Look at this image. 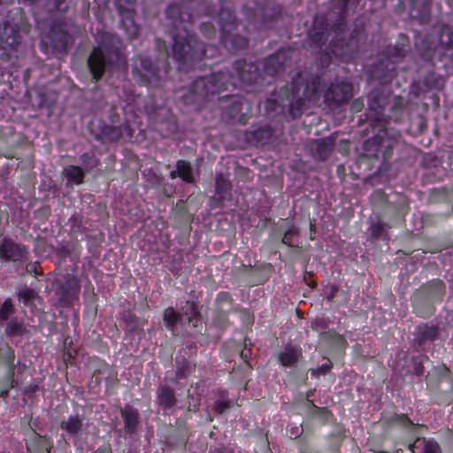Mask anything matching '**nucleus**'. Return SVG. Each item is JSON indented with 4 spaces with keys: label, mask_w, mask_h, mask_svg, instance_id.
Wrapping results in <instances>:
<instances>
[{
    "label": "nucleus",
    "mask_w": 453,
    "mask_h": 453,
    "mask_svg": "<svg viewBox=\"0 0 453 453\" xmlns=\"http://www.w3.org/2000/svg\"><path fill=\"white\" fill-rule=\"evenodd\" d=\"M233 73L228 68L203 76L196 77L188 89L183 91L180 98L185 104H201L211 101L217 95L235 88L237 82L253 84L260 81L259 66L256 63L246 60H236L233 65Z\"/></svg>",
    "instance_id": "f257e3e1"
},
{
    "label": "nucleus",
    "mask_w": 453,
    "mask_h": 453,
    "mask_svg": "<svg viewBox=\"0 0 453 453\" xmlns=\"http://www.w3.org/2000/svg\"><path fill=\"white\" fill-rule=\"evenodd\" d=\"M167 25L173 27L171 54L178 68L188 72L205 56V44L191 31V14L176 4L166 9Z\"/></svg>",
    "instance_id": "f03ea898"
},
{
    "label": "nucleus",
    "mask_w": 453,
    "mask_h": 453,
    "mask_svg": "<svg viewBox=\"0 0 453 453\" xmlns=\"http://www.w3.org/2000/svg\"><path fill=\"white\" fill-rule=\"evenodd\" d=\"M318 83L314 79L306 80L302 73L293 77L290 85L280 87L273 91L263 103L268 118L288 116L291 119L300 118L305 109L306 100H315L318 96Z\"/></svg>",
    "instance_id": "7ed1b4c3"
},
{
    "label": "nucleus",
    "mask_w": 453,
    "mask_h": 453,
    "mask_svg": "<svg viewBox=\"0 0 453 453\" xmlns=\"http://www.w3.org/2000/svg\"><path fill=\"white\" fill-rule=\"evenodd\" d=\"M415 48L425 62L442 63L445 68L453 66V31L448 25H440L433 33L415 35Z\"/></svg>",
    "instance_id": "20e7f679"
},
{
    "label": "nucleus",
    "mask_w": 453,
    "mask_h": 453,
    "mask_svg": "<svg viewBox=\"0 0 453 453\" xmlns=\"http://www.w3.org/2000/svg\"><path fill=\"white\" fill-rule=\"evenodd\" d=\"M96 41L97 45L90 51L87 65L92 80L96 82L120 60L121 41L118 35L108 32L98 34Z\"/></svg>",
    "instance_id": "39448f33"
},
{
    "label": "nucleus",
    "mask_w": 453,
    "mask_h": 453,
    "mask_svg": "<svg viewBox=\"0 0 453 453\" xmlns=\"http://www.w3.org/2000/svg\"><path fill=\"white\" fill-rule=\"evenodd\" d=\"M367 118L370 121V126L373 125H385L388 119H398V111H402L403 100L395 99L394 104L391 106L392 111L395 114L386 113V107L388 105V96L380 89L374 88L367 96Z\"/></svg>",
    "instance_id": "423d86ee"
},
{
    "label": "nucleus",
    "mask_w": 453,
    "mask_h": 453,
    "mask_svg": "<svg viewBox=\"0 0 453 453\" xmlns=\"http://www.w3.org/2000/svg\"><path fill=\"white\" fill-rule=\"evenodd\" d=\"M165 61L155 63L150 58L139 55L133 59L132 73L141 86L158 87L163 77Z\"/></svg>",
    "instance_id": "0eeeda50"
},
{
    "label": "nucleus",
    "mask_w": 453,
    "mask_h": 453,
    "mask_svg": "<svg viewBox=\"0 0 453 453\" xmlns=\"http://www.w3.org/2000/svg\"><path fill=\"white\" fill-rule=\"evenodd\" d=\"M372 133L376 134L374 136L368 138L363 144V150L365 156L371 158L382 157L387 160L391 157L393 153V143L388 138V132L385 125H373Z\"/></svg>",
    "instance_id": "6e6552de"
},
{
    "label": "nucleus",
    "mask_w": 453,
    "mask_h": 453,
    "mask_svg": "<svg viewBox=\"0 0 453 453\" xmlns=\"http://www.w3.org/2000/svg\"><path fill=\"white\" fill-rule=\"evenodd\" d=\"M239 305L234 303V300L228 292H219L214 300V308L212 311V323L221 330L230 326L229 314L238 312Z\"/></svg>",
    "instance_id": "1a4fd4ad"
},
{
    "label": "nucleus",
    "mask_w": 453,
    "mask_h": 453,
    "mask_svg": "<svg viewBox=\"0 0 453 453\" xmlns=\"http://www.w3.org/2000/svg\"><path fill=\"white\" fill-rule=\"evenodd\" d=\"M353 96V84L347 81L336 80L324 93V103L331 109H337L347 104Z\"/></svg>",
    "instance_id": "9d476101"
},
{
    "label": "nucleus",
    "mask_w": 453,
    "mask_h": 453,
    "mask_svg": "<svg viewBox=\"0 0 453 453\" xmlns=\"http://www.w3.org/2000/svg\"><path fill=\"white\" fill-rule=\"evenodd\" d=\"M81 287L73 277H68L65 284L56 291V296L62 307H72L79 300Z\"/></svg>",
    "instance_id": "9b49d317"
},
{
    "label": "nucleus",
    "mask_w": 453,
    "mask_h": 453,
    "mask_svg": "<svg viewBox=\"0 0 453 453\" xmlns=\"http://www.w3.org/2000/svg\"><path fill=\"white\" fill-rule=\"evenodd\" d=\"M291 52L280 50L267 57L264 61V71L267 75L275 76L285 71L288 62L290 60Z\"/></svg>",
    "instance_id": "f8f14e48"
},
{
    "label": "nucleus",
    "mask_w": 453,
    "mask_h": 453,
    "mask_svg": "<svg viewBox=\"0 0 453 453\" xmlns=\"http://www.w3.org/2000/svg\"><path fill=\"white\" fill-rule=\"evenodd\" d=\"M278 362L284 367L298 368L304 361L301 347L288 343L277 355Z\"/></svg>",
    "instance_id": "ddd939ff"
},
{
    "label": "nucleus",
    "mask_w": 453,
    "mask_h": 453,
    "mask_svg": "<svg viewBox=\"0 0 453 453\" xmlns=\"http://www.w3.org/2000/svg\"><path fill=\"white\" fill-rule=\"evenodd\" d=\"M279 13L278 6L269 3L257 9L253 21L258 28L266 29L273 27V23Z\"/></svg>",
    "instance_id": "4468645a"
},
{
    "label": "nucleus",
    "mask_w": 453,
    "mask_h": 453,
    "mask_svg": "<svg viewBox=\"0 0 453 453\" xmlns=\"http://www.w3.org/2000/svg\"><path fill=\"white\" fill-rule=\"evenodd\" d=\"M180 9L191 14V27L196 17L212 16L215 9L209 0H192L188 4L177 5Z\"/></svg>",
    "instance_id": "2eb2a0df"
},
{
    "label": "nucleus",
    "mask_w": 453,
    "mask_h": 453,
    "mask_svg": "<svg viewBox=\"0 0 453 453\" xmlns=\"http://www.w3.org/2000/svg\"><path fill=\"white\" fill-rule=\"evenodd\" d=\"M122 134L123 131L120 126H112L105 122H100L98 132L95 134L94 137L97 142L107 144L119 142Z\"/></svg>",
    "instance_id": "dca6fc26"
},
{
    "label": "nucleus",
    "mask_w": 453,
    "mask_h": 453,
    "mask_svg": "<svg viewBox=\"0 0 453 453\" xmlns=\"http://www.w3.org/2000/svg\"><path fill=\"white\" fill-rule=\"evenodd\" d=\"M120 415L124 421V429L127 434H133L137 432L140 425V414L137 409L130 404L120 408Z\"/></svg>",
    "instance_id": "f3484780"
},
{
    "label": "nucleus",
    "mask_w": 453,
    "mask_h": 453,
    "mask_svg": "<svg viewBox=\"0 0 453 453\" xmlns=\"http://www.w3.org/2000/svg\"><path fill=\"white\" fill-rule=\"evenodd\" d=\"M410 4V16L420 24L429 21L431 12L430 0H408Z\"/></svg>",
    "instance_id": "a211bd4d"
},
{
    "label": "nucleus",
    "mask_w": 453,
    "mask_h": 453,
    "mask_svg": "<svg viewBox=\"0 0 453 453\" xmlns=\"http://www.w3.org/2000/svg\"><path fill=\"white\" fill-rule=\"evenodd\" d=\"M198 173L192 164L185 159H179L176 162V169L170 172V178L172 180L179 177L183 181L192 184L195 182V175Z\"/></svg>",
    "instance_id": "6ab92c4d"
},
{
    "label": "nucleus",
    "mask_w": 453,
    "mask_h": 453,
    "mask_svg": "<svg viewBox=\"0 0 453 453\" xmlns=\"http://www.w3.org/2000/svg\"><path fill=\"white\" fill-rule=\"evenodd\" d=\"M157 402L164 412L172 410L176 403L174 390L166 384H160L156 391Z\"/></svg>",
    "instance_id": "aec40b11"
},
{
    "label": "nucleus",
    "mask_w": 453,
    "mask_h": 453,
    "mask_svg": "<svg viewBox=\"0 0 453 453\" xmlns=\"http://www.w3.org/2000/svg\"><path fill=\"white\" fill-rule=\"evenodd\" d=\"M245 101L241 98L232 97L230 104L226 110V116L231 123L245 124L248 120L247 114L242 111Z\"/></svg>",
    "instance_id": "412c9836"
},
{
    "label": "nucleus",
    "mask_w": 453,
    "mask_h": 453,
    "mask_svg": "<svg viewBox=\"0 0 453 453\" xmlns=\"http://www.w3.org/2000/svg\"><path fill=\"white\" fill-rule=\"evenodd\" d=\"M218 17L220 34L234 32L237 28L235 15L234 11L228 5L221 3Z\"/></svg>",
    "instance_id": "4be33fe9"
},
{
    "label": "nucleus",
    "mask_w": 453,
    "mask_h": 453,
    "mask_svg": "<svg viewBox=\"0 0 453 453\" xmlns=\"http://www.w3.org/2000/svg\"><path fill=\"white\" fill-rule=\"evenodd\" d=\"M334 20H335V17L333 14H330V16L328 18H326L325 24H323V27L320 29H319V30H317L316 28L314 29V31L311 35V41L314 46L321 47L323 44L326 43V42L328 39L329 34H330L329 30L335 34H339L343 30L344 26H342V29L337 32H335L332 28V24Z\"/></svg>",
    "instance_id": "5701e85b"
},
{
    "label": "nucleus",
    "mask_w": 453,
    "mask_h": 453,
    "mask_svg": "<svg viewBox=\"0 0 453 453\" xmlns=\"http://www.w3.org/2000/svg\"><path fill=\"white\" fill-rule=\"evenodd\" d=\"M220 38L225 47L234 54L248 47V39L245 36L234 34V32L220 34Z\"/></svg>",
    "instance_id": "b1692460"
},
{
    "label": "nucleus",
    "mask_w": 453,
    "mask_h": 453,
    "mask_svg": "<svg viewBox=\"0 0 453 453\" xmlns=\"http://www.w3.org/2000/svg\"><path fill=\"white\" fill-rule=\"evenodd\" d=\"M180 313L194 328L202 327L201 310L194 301H185L180 306Z\"/></svg>",
    "instance_id": "393cba45"
},
{
    "label": "nucleus",
    "mask_w": 453,
    "mask_h": 453,
    "mask_svg": "<svg viewBox=\"0 0 453 453\" xmlns=\"http://www.w3.org/2000/svg\"><path fill=\"white\" fill-rule=\"evenodd\" d=\"M19 43V35L16 27L9 22L0 27V49L12 48Z\"/></svg>",
    "instance_id": "a878e982"
},
{
    "label": "nucleus",
    "mask_w": 453,
    "mask_h": 453,
    "mask_svg": "<svg viewBox=\"0 0 453 453\" xmlns=\"http://www.w3.org/2000/svg\"><path fill=\"white\" fill-rule=\"evenodd\" d=\"M83 419L82 415H70L66 418L62 419L60 427L70 436L77 438L83 429Z\"/></svg>",
    "instance_id": "bb28decb"
},
{
    "label": "nucleus",
    "mask_w": 453,
    "mask_h": 453,
    "mask_svg": "<svg viewBox=\"0 0 453 453\" xmlns=\"http://www.w3.org/2000/svg\"><path fill=\"white\" fill-rule=\"evenodd\" d=\"M22 257L21 248L15 242L8 239L0 241V259L8 261H17Z\"/></svg>",
    "instance_id": "cd10ccee"
},
{
    "label": "nucleus",
    "mask_w": 453,
    "mask_h": 453,
    "mask_svg": "<svg viewBox=\"0 0 453 453\" xmlns=\"http://www.w3.org/2000/svg\"><path fill=\"white\" fill-rule=\"evenodd\" d=\"M52 47L58 52H64L67 49L69 42V35L64 31L61 27H54L49 33Z\"/></svg>",
    "instance_id": "c85d7f7f"
},
{
    "label": "nucleus",
    "mask_w": 453,
    "mask_h": 453,
    "mask_svg": "<svg viewBox=\"0 0 453 453\" xmlns=\"http://www.w3.org/2000/svg\"><path fill=\"white\" fill-rule=\"evenodd\" d=\"M273 129L268 125L258 127L247 133V138L257 146L266 144L273 136Z\"/></svg>",
    "instance_id": "c756f323"
},
{
    "label": "nucleus",
    "mask_w": 453,
    "mask_h": 453,
    "mask_svg": "<svg viewBox=\"0 0 453 453\" xmlns=\"http://www.w3.org/2000/svg\"><path fill=\"white\" fill-rule=\"evenodd\" d=\"M182 314L176 311L173 307H167L163 311V322L173 335L178 334L177 326L182 324Z\"/></svg>",
    "instance_id": "7c9ffc66"
},
{
    "label": "nucleus",
    "mask_w": 453,
    "mask_h": 453,
    "mask_svg": "<svg viewBox=\"0 0 453 453\" xmlns=\"http://www.w3.org/2000/svg\"><path fill=\"white\" fill-rule=\"evenodd\" d=\"M412 453H441V447L434 440L418 438L411 447Z\"/></svg>",
    "instance_id": "2f4dec72"
},
{
    "label": "nucleus",
    "mask_w": 453,
    "mask_h": 453,
    "mask_svg": "<svg viewBox=\"0 0 453 453\" xmlns=\"http://www.w3.org/2000/svg\"><path fill=\"white\" fill-rule=\"evenodd\" d=\"M423 289L432 301L441 300L445 294V284L441 280L435 279L424 286Z\"/></svg>",
    "instance_id": "473e14b6"
},
{
    "label": "nucleus",
    "mask_w": 453,
    "mask_h": 453,
    "mask_svg": "<svg viewBox=\"0 0 453 453\" xmlns=\"http://www.w3.org/2000/svg\"><path fill=\"white\" fill-rule=\"evenodd\" d=\"M63 175L66 178V186L73 184L81 185L84 182L85 172L77 165H69L63 170Z\"/></svg>",
    "instance_id": "72a5a7b5"
},
{
    "label": "nucleus",
    "mask_w": 453,
    "mask_h": 453,
    "mask_svg": "<svg viewBox=\"0 0 453 453\" xmlns=\"http://www.w3.org/2000/svg\"><path fill=\"white\" fill-rule=\"evenodd\" d=\"M334 147V140L331 137L319 140L316 143V155L320 160H326Z\"/></svg>",
    "instance_id": "f704fd0d"
},
{
    "label": "nucleus",
    "mask_w": 453,
    "mask_h": 453,
    "mask_svg": "<svg viewBox=\"0 0 453 453\" xmlns=\"http://www.w3.org/2000/svg\"><path fill=\"white\" fill-rule=\"evenodd\" d=\"M408 51V37L401 35L397 42L388 49L389 56L395 59L403 58Z\"/></svg>",
    "instance_id": "c9c22d12"
},
{
    "label": "nucleus",
    "mask_w": 453,
    "mask_h": 453,
    "mask_svg": "<svg viewBox=\"0 0 453 453\" xmlns=\"http://www.w3.org/2000/svg\"><path fill=\"white\" fill-rule=\"evenodd\" d=\"M349 0H339L338 6L335 11L333 12V15L335 17V20L332 24V28L337 32L342 29V26H345V11L348 5Z\"/></svg>",
    "instance_id": "e433bc0d"
},
{
    "label": "nucleus",
    "mask_w": 453,
    "mask_h": 453,
    "mask_svg": "<svg viewBox=\"0 0 453 453\" xmlns=\"http://www.w3.org/2000/svg\"><path fill=\"white\" fill-rule=\"evenodd\" d=\"M415 334L418 342L422 344L425 342L433 341L437 334V330L434 326L423 324L417 326Z\"/></svg>",
    "instance_id": "4c0bfd02"
},
{
    "label": "nucleus",
    "mask_w": 453,
    "mask_h": 453,
    "mask_svg": "<svg viewBox=\"0 0 453 453\" xmlns=\"http://www.w3.org/2000/svg\"><path fill=\"white\" fill-rule=\"evenodd\" d=\"M390 226L384 222L372 224L370 227L371 236L376 239L386 240L388 238V230Z\"/></svg>",
    "instance_id": "58836bf2"
},
{
    "label": "nucleus",
    "mask_w": 453,
    "mask_h": 453,
    "mask_svg": "<svg viewBox=\"0 0 453 453\" xmlns=\"http://www.w3.org/2000/svg\"><path fill=\"white\" fill-rule=\"evenodd\" d=\"M198 29L200 33L208 40L214 39L217 35V29L212 22L203 21L199 24Z\"/></svg>",
    "instance_id": "ea45409f"
},
{
    "label": "nucleus",
    "mask_w": 453,
    "mask_h": 453,
    "mask_svg": "<svg viewBox=\"0 0 453 453\" xmlns=\"http://www.w3.org/2000/svg\"><path fill=\"white\" fill-rule=\"evenodd\" d=\"M119 12L123 17H129L134 8L135 0H116Z\"/></svg>",
    "instance_id": "a19ab883"
},
{
    "label": "nucleus",
    "mask_w": 453,
    "mask_h": 453,
    "mask_svg": "<svg viewBox=\"0 0 453 453\" xmlns=\"http://www.w3.org/2000/svg\"><path fill=\"white\" fill-rule=\"evenodd\" d=\"M86 172H90L92 169L97 166L98 160L95 157L94 154L85 152L79 157Z\"/></svg>",
    "instance_id": "79ce46f5"
},
{
    "label": "nucleus",
    "mask_w": 453,
    "mask_h": 453,
    "mask_svg": "<svg viewBox=\"0 0 453 453\" xmlns=\"http://www.w3.org/2000/svg\"><path fill=\"white\" fill-rule=\"evenodd\" d=\"M24 330L23 324L15 319L9 322L5 332L8 335H20Z\"/></svg>",
    "instance_id": "37998d69"
},
{
    "label": "nucleus",
    "mask_w": 453,
    "mask_h": 453,
    "mask_svg": "<svg viewBox=\"0 0 453 453\" xmlns=\"http://www.w3.org/2000/svg\"><path fill=\"white\" fill-rule=\"evenodd\" d=\"M13 312L12 303L10 298L4 300L3 304L0 306V319L5 321L9 319Z\"/></svg>",
    "instance_id": "c03bdc74"
},
{
    "label": "nucleus",
    "mask_w": 453,
    "mask_h": 453,
    "mask_svg": "<svg viewBox=\"0 0 453 453\" xmlns=\"http://www.w3.org/2000/svg\"><path fill=\"white\" fill-rule=\"evenodd\" d=\"M333 367V363L331 360H327L326 363L323 364L322 365L319 366L318 368H311L309 369V372H311V376L319 377V375L322 374L325 375Z\"/></svg>",
    "instance_id": "a18cd8bd"
},
{
    "label": "nucleus",
    "mask_w": 453,
    "mask_h": 453,
    "mask_svg": "<svg viewBox=\"0 0 453 453\" xmlns=\"http://www.w3.org/2000/svg\"><path fill=\"white\" fill-rule=\"evenodd\" d=\"M35 437L38 438V453H50L52 443L46 438L39 437L38 434L34 432Z\"/></svg>",
    "instance_id": "49530a36"
},
{
    "label": "nucleus",
    "mask_w": 453,
    "mask_h": 453,
    "mask_svg": "<svg viewBox=\"0 0 453 453\" xmlns=\"http://www.w3.org/2000/svg\"><path fill=\"white\" fill-rule=\"evenodd\" d=\"M188 364H187L186 361L183 359V364L178 365L175 375L177 376V378L184 379L188 377Z\"/></svg>",
    "instance_id": "de8ad7c7"
},
{
    "label": "nucleus",
    "mask_w": 453,
    "mask_h": 453,
    "mask_svg": "<svg viewBox=\"0 0 453 453\" xmlns=\"http://www.w3.org/2000/svg\"><path fill=\"white\" fill-rule=\"evenodd\" d=\"M297 234V231L295 228H289L286 233L284 234L282 237V243L287 244L290 247H293V236Z\"/></svg>",
    "instance_id": "09e8293b"
},
{
    "label": "nucleus",
    "mask_w": 453,
    "mask_h": 453,
    "mask_svg": "<svg viewBox=\"0 0 453 453\" xmlns=\"http://www.w3.org/2000/svg\"><path fill=\"white\" fill-rule=\"evenodd\" d=\"M229 408L230 403L227 401H217L213 405V410L219 414H223Z\"/></svg>",
    "instance_id": "8fccbe9b"
},
{
    "label": "nucleus",
    "mask_w": 453,
    "mask_h": 453,
    "mask_svg": "<svg viewBox=\"0 0 453 453\" xmlns=\"http://www.w3.org/2000/svg\"><path fill=\"white\" fill-rule=\"evenodd\" d=\"M413 372L418 377H422L424 375L425 368L422 361H414Z\"/></svg>",
    "instance_id": "3c124183"
},
{
    "label": "nucleus",
    "mask_w": 453,
    "mask_h": 453,
    "mask_svg": "<svg viewBox=\"0 0 453 453\" xmlns=\"http://www.w3.org/2000/svg\"><path fill=\"white\" fill-rule=\"evenodd\" d=\"M289 433V437L292 439H296L301 436L303 433V429L301 426H292L288 429Z\"/></svg>",
    "instance_id": "603ef678"
},
{
    "label": "nucleus",
    "mask_w": 453,
    "mask_h": 453,
    "mask_svg": "<svg viewBox=\"0 0 453 453\" xmlns=\"http://www.w3.org/2000/svg\"><path fill=\"white\" fill-rule=\"evenodd\" d=\"M19 303H22L25 306L28 305V289L24 288L19 290L18 294Z\"/></svg>",
    "instance_id": "864d4df0"
},
{
    "label": "nucleus",
    "mask_w": 453,
    "mask_h": 453,
    "mask_svg": "<svg viewBox=\"0 0 453 453\" xmlns=\"http://www.w3.org/2000/svg\"><path fill=\"white\" fill-rule=\"evenodd\" d=\"M364 107V101L361 98L355 99L350 106L353 112H359Z\"/></svg>",
    "instance_id": "5fc2aeb1"
},
{
    "label": "nucleus",
    "mask_w": 453,
    "mask_h": 453,
    "mask_svg": "<svg viewBox=\"0 0 453 453\" xmlns=\"http://www.w3.org/2000/svg\"><path fill=\"white\" fill-rule=\"evenodd\" d=\"M216 185L218 190H226L229 188V184L222 178V176H218L216 178Z\"/></svg>",
    "instance_id": "6e6d98bb"
},
{
    "label": "nucleus",
    "mask_w": 453,
    "mask_h": 453,
    "mask_svg": "<svg viewBox=\"0 0 453 453\" xmlns=\"http://www.w3.org/2000/svg\"><path fill=\"white\" fill-rule=\"evenodd\" d=\"M250 355H251V349L246 348V346L240 352V357L245 362L248 361V359L250 357Z\"/></svg>",
    "instance_id": "4d7b16f0"
},
{
    "label": "nucleus",
    "mask_w": 453,
    "mask_h": 453,
    "mask_svg": "<svg viewBox=\"0 0 453 453\" xmlns=\"http://www.w3.org/2000/svg\"><path fill=\"white\" fill-rule=\"evenodd\" d=\"M209 453H233L231 449L221 447V448H215L214 449L210 450Z\"/></svg>",
    "instance_id": "13d9d810"
},
{
    "label": "nucleus",
    "mask_w": 453,
    "mask_h": 453,
    "mask_svg": "<svg viewBox=\"0 0 453 453\" xmlns=\"http://www.w3.org/2000/svg\"><path fill=\"white\" fill-rule=\"evenodd\" d=\"M93 453H112L109 447H100Z\"/></svg>",
    "instance_id": "bf43d9fd"
},
{
    "label": "nucleus",
    "mask_w": 453,
    "mask_h": 453,
    "mask_svg": "<svg viewBox=\"0 0 453 453\" xmlns=\"http://www.w3.org/2000/svg\"><path fill=\"white\" fill-rule=\"evenodd\" d=\"M30 305L35 303V299H40L39 296H37V294L34 291V289L30 288Z\"/></svg>",
    "instance_id": "052dcab7"
},
{
    "label": "nucleus",
    "mask_w": 453,
    "mask_h": 453,
    "mask_svg": "<svg viewBox=\"0 0 453 453\" xmlns=\"http://www.w3.org/2000/svg\"><path fill=\"white\" fill-rule=\"evenodd\" d=\"M65 0H55V7L56 9L59 10L61 4L64 3Z\"/></svg>",
    "instance_id": "680f3d73"
},
{
    "label": "nucleus",
    "mask_w": 453,
    "mask_h": 453,
    "mask_svg": "<svg viewBox=\"0 0 453 453\" xmlns=\"http://www.w3.org/2000/svg\"><path fill=\"white\" fill-rule=\"evenodd\" d=\"M180 378H177V376L175 375V377L170 379V380H171L172 383L176 384L178 382V380H180Z\"/></svg>",
    "instance_id": "e2e57ef3"
},
{
    "label": "nucleus",
    "mask_w": 453,
    "mask_h": 453,
    "mask_svg": "<svg viewBox=\"0 0 453 453\" xmlns=\"http://www.w3.org/2000/svg\"><path fill=\"white\" fill-rule=\"evenodd\" d=\"M36 388H37V386H35V387H32V386L30 385V392H35Z\"/></svg>",
    "instance_id": "0e129e2a"
},
{
    "label": "nucleus",
    "mask_w": 453,
    "mask_h": 453,
    "mask_svg": "<svg viewBox=\"0 0 453 453\" xmlns=\"http://www.w3.org/2000/svg\"><path fill=\"white\" fill-rule=\"evenodd\" d=\"M307 403L313 408H317L310 400H307Z\"/></svg>",
    "instance_id": "69168bd1"
},
{
    "label": "nucleus",
    "mask_w": 453,
    "mask_h": 453,
    "mask_svg": "<svg viewBox=\"0 0 453 453\" xmlns=\"http://www.w3.org/2000/svg\"><path fill=\"white\" fill-rule=\"evenodd\" d=\"M28 75V69L25 70L24 72V77L26 78Z\"/></svg>",
    "instance_id": "338daca9"
},
{
    "label": "nucleus",
    "mask_w": 453,
    "mask_h": 453,
    "mask_svg": "<svg viewBox=\"0 0 453 453\" xmlns=\"http://www.w3.org/2000/svg\"><path fill=\"white\" fill-rule=\"evenodd\" d=\"M169 57V54L168 53H165L164 54V58L166 59L167 58Z\"/></svg>",
    "instance_id": "774afa93"
}]
</instances>
